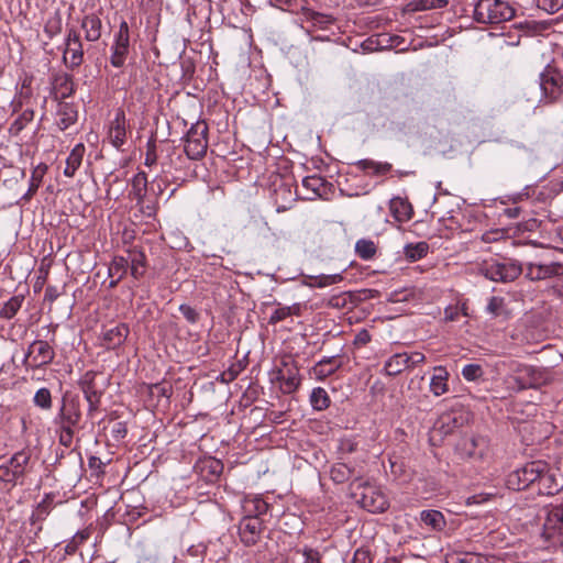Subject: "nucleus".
I'll list each match as a JSON object with an SVG mask.
<instances>
[{
	"label": "nucleus",
	"mask_w": 563,
	"mask_h": 563,
	"mask_svg": "<svg viewBox=\"0 0 563 563\" xmlns=\"http://www.w3.org/2000/svg\"><path fill=\"white\" fill-rule=\"evenodd\" d=\"M85 154V146L84 144H77L71 150L70 154L68 155L66 159V167L64 169V175L66 177H73L76 173V170L80 167L82 157Z\"/></svg>",
	"instance_id": "nucleus-31"
},
{
	"label": "nucleus",
	"mask_w": 563,
	"mask_h": 563,
	"mask_svg": "<svg viewBox=\"0 0 563 563\" xmlns=\"http://www.w3.org/2000/svg\"><path fill=\"white\" fill-rule=\"evenodd\" d=\"M434 374L430 380V390L434 396H441L449 390L448 379L449 373L443 366H435L433 368Z\"/></svg>",
	"instance_id": "nucleus-25"
},
{
	"label": "nucleus",
	"mask_w": 563,
	"mask_h": 563,
	"mask_svg": "<svg viewBox=\"0 0 563 563\" xmlns=\"http://www.w3.org/2000/svg\"><path fill=\"white\" fill-rule=\"evenodd\" d=\"M56 87L62 96V98H68L70 97L75 89H74V80L73 77L68 74H62L56 77Z\"/></svg>",
	"instance_id": "nucleus-39"
},
{
	"label": "nucleus",
	"mask_w": 563,
	"mask_h": 563,
	"mask_svg": "<svg viewBox=\"0 0 563 563\" xmlns=\"http://www.w3.org/2000/svg\"><path fill=\"white\" fill-rule=\"evenodd\" d=\"M156 161H157V156H156V151H155V143L153 141H150L147 143V151L145 154L144 164L148 167H152L153 165L156 164Z\"/></svg>",
	"instance_id": "nucleus-56"
},
{
	"label": "nucleus",
	"mask_w": 563,
	"mask_h": 563,
	"mask_svg": "<svg viewBox=\"0 0 563 563\" xmlns=\"http://www.w3.org/2000/svg\"><path fill=\"white\" fill-rule=\"evenodd\" d=\"M515 9L505 0H478L474 5L473 18L482 24H499L511 20Z\"/></svg>",
	"instance_id": "nucleus-2"
},
{
	"label": "nucleus",
	"mask_w": 563,
	"mask_h": 563,
	"mask_svg": "<svg viewBox=\"0 0 563 563\" xmlns=\"http://www.w3.org/2000/svg\"><path fill=\"white\" fill-rule=\"evenodd\" d=\"M289 317V309H287V306H279L275 311L271 314L268 319L269 324H276L280 321H284Z\"/></svg>",
	"instance_id": "nucleus-55"
},
{
	"label": "nucleus",
	"mask_w": 563,
	"mask_h": 563,
	"mask_svg": "<svg viewBox=\"0 0 563 563\" xmlns=\"http://www.w3.org/2000/svg\"><path fill=\"white\" fill-rule=\"evenodd\" d=\"M264 531V523L257 516H244L239 522V536L245 547H252L258 542Z\"/></svg>",
	"instance_id": "nucleus-18"
},
{
	"label": "nucleus",
	"mask_w": 563,
	"mask_h": 563,
	"mask_svg": "<svg viewBox=\"0 0 563 563\" xmlns=\"http://www.w3.org/2000/svg\"><path fill=\"white\" fill-rule=\"evenodd\" d=\"M391 210L396 214L398 219H406L409 220L411 217V207L407 202H405L402 199L397 198L391 200L390 205Z\"/></svg>",
	"instance_id": "nucleus-45"
},
{
	"label": "nucleus",
	"mask_w": 563,
	"mask_h": 563,
	"mask_svg": "<svg viewBox=\"0 0 563 563\" xmlns=\"http://www.w3.org/2000/svg\"><path fill=\"white\" fill-rule=\"evenodd\" d=\"M540 88L548 102L556 101L563 93V74L548 65L540 74Z\"/></svg>",
	"instance_id": "nucleus-15"
},
{
	"label": "nucleus",
	"mask_w": 563,
	"mask_h": 563,
	"mask_svg": "<svg viewBox=\"0 0 563 563\" xmlns=\"http://www.w3.org/2000/svg\"><path fill=\"white\" fill-rule=\"evenodd\" d=\"M53 497L51 495H46L43 500L37 505L36 509L32 515V520L43 521L49 515L52 510Z\"/></svg>",
	"instance_id": "nucleus-42"
},
{
	"label": "nucleus",
	"mask_w": 563,
	"mask_h": 563,
	"mask_svg": "<svg viewBox=\"0 0 563 563\" xmlns=\"http://www.w3.org/2000/svg\"><path fill=\"white\" fill-rule=\"evenodd\" d=\"M305 563H320V554L318 551L312 549H306L303 552Z\"/></svg>",
	"instance_id": "nucleus-64"
},
{
	"label": "nucleus",
	"mask_w": 563,
	"mask_h": 563,
	"mask_svg": "<svg viewBox=\"0 0 563 563\" xmlns=\"http://www.w3.org/2000/svg\"><path fill=\"white\" fill-rule=\"evenodd\" d=\"M488 440L482 435H463L455 445V453L462 460L482 461L488 455Z\"/></svg>",
	"instance_id": "nucleus-11"
},
{
	"label": "nucleus",
	"mask_w": 563,
	"mask_h": 563,
	"mask_svg": "<svg viewBox=\"0 0 563 563\" xmlns=\"http://www.w3.org/2000/svg\"><path fill=\"white\" fill-rule=\"evenodd\" d=\"M460 308L457 306H449L444 310L445 321H455L459 318Z\"/></svg>",
	"instance_id": "nucleus-62"
},
{
	"label": "nucleus",
	"mask_w": 563,
	"mask_h": 563,
	"mask_svg": "<svg viewBox=\"0 0 563 563\" xmlns=\"http://www.w3.org/2000/svg\"><path fill=\"white\" fill-rule=\"evenodd\" d=\"M23 296H13L11 297L1 308L0 317L7 320L12 319L18 311L21 309L23 303Z\"/></svg>",
	"instance_id": "nucleus-36"
},
{
	"label": "nucleus",
	"mask_w": 563,
	"mask_h": 563,
	"mask_svg": "<svg viewBox=\"0 0 563 563\" xmlns=\"http://www.w3.org/2000/svg\"><path fill=\"white\" fill-rule=\"evenodd\" d=\"M543 470H545V462L543 461L526 463L507 475L506 485L512 490H522L530 486H536Z\"/></svg>",
	"instance_id": "nucleus-6"
},
{
	"label": "nucleus",
	"mask_w": 563,
	"mask_h": 563,
	"mask_svg": "<svg viewBox=\"0 0 563 563\" xmlns=\"http://www.w3.org/2000/svg\"><path fill=\"white\" fill-rule=\"evenodd\" d=\"M420 520L424 526L433 531H442L446 526L443 514L434 509L422 510L420 512Z\"/></svg>",
	"instance_id": "nucleus-29"
},
{
	"label": "nucleus",
	"mask_w": 563,
	"mask_h": 563,
	"mask_svg": "<svg viewBox=\"0 0 563 563\" xmlns=\"http://www.w3.org/2000/svg\"><path fill=\"white\" fill-rule=\"evenodd\" d=\"M77 121V110L70 103H60L57 110V125L64 131Z\"/></svg>",
	"instance_id": "nucleus-30"
},
{
	"label": "nucleus",
	"mask_w": 563,
	"mask_h": 563,
	"mask_svg": "<svg viewBox=\"0 0 563 563\" xmlns=\"http://www.w3.org/2000/svg\"><path fill=\"white\" fill-rule=\"evenodd\" d=\"M448 0H415L413 10L442 9L448 5Z\"/></svg>",
	"instance_id": "nucleus-47"
},
{
	"label": "nucleus",
	"mask_w": 563,
	"mask_h": 563,
	"mask_svg": "<svg viewBox=\"0 0 563 563\" xmlns=\"http://www.w3.org/2000/svg\"><path fill=\"white\" fill-rule=\"evenodd\" d=\"M129 267V260L124 258L123 256H115L108 269V274L110 277L119 276V279H122Z\"/></svg>",
	"instance_id": "nucleus-40"
},
{
	"label": "nucleus",
	"mask_w": 563,
	"mask_h": 563,
	"mask_svg": "<svg viewBox=\"0 0 563 563\" xmlns=\"http://www.w3.org/2000/svg\"><path fill=\"white\" fill-rule=\"evenodd\" d=\"M509 379L511 388L519 391L545 385L550 380V373L543 367L517 364Z\"/></svg>",
	"instance_id": "nucleus-4"
},
{
	"label": "nucleus",
	"mask_w": 563,
	"mask_h": 563,
	"mask_svg": "<svg viewBox=\"0 0 563 563\" xmlns=\"http://www.w3.org/2000/svg\"><path fill=\"white\" fill-rule=\"evenodd\" d=\"M130 27L125 20H121L118 31L113 35L110 64L115 68L124 66L130 52Z\"/></svg>",
	"instance_id": "nucleus-13"
},
{
	"label": "nucleus",
	"mask_w": 563,
	"mask_h": 563,
	"mask_svg": "<svg viewBox=\"0 0 563 563\" xmlns=\"http://www.w3.org/2000/svg\"><path fill=\"white\" fill-rule=\"evenodd\" d=\"M324 185V180L320 176H308L302 180V186L311 190L316 195H321V188Z\"/></svg>",
	"instance_id": "nucleus-49"
},
{
	"label": "nucleus",
	"mask_w": 563,
	"mask_h": 563,
	"mask_svg": "<svg viewBox=\"0 0 563 563\" xmlns=\"http://www.w3.org/2000/svg\"><path fill=\"white\" fill-rule=\"evenodd\" d=\"M536 486L541 495H554L563 489V473H561L560 467L551 468L545 463V470L538 478Z\"/></svg>",
	"instance_id": "nucleus-19"
},
{
	"label": "nucleus",
	"mask_w": 563,
	"mask_h": 563,
	"mask_svg": "<svg viewBox=\"0 0 563 563\" xmlns=\"http://www.w3.org/2000/svg\"><path fill=\"white\" fill-rule=\"evenodd\" d=\"M429 252V244L424 241L408 243L404 247V255L410 262L423 258Z\"/></svg>",
	"instance_id": "nucleus-33"
},
{
	"label": "nucleus",
	"mask_w": 563,
	"mask_h": 563,
	"mask_svg": "<svg viewBox=\"0 0 563 563\" xmlns=\"http://www.w3.org/2000/svg\"><path fill=\"white\" fill-rule=\"evenodd\" d=\"M101 374L95 371H87L79 379L78 386L88 404L87 417L93 418L100 409L101 398L104 394L107 379H101Z\"/></svg>",
	"instance_id": "nucleus-3"
},
{
	"label": "nucleus",
	"mask_w": 563,
	"mask_h": 563,
	"mask_svg": "<svg viewBox=\"0 0 563 563\" xmlns=\"http://www.w3.org/2000/svg\"><path fill=\"white\" fill-rule=\"evenodd\" d=\"M406 368H409L408 353H396L391 355L384 366V371L388 376H397Z\"/></svg>",
	"instance_id": "nucleus-28"
},
{
	"label": "nucleus",
	"mask_w": 563,
	"mask_h": 563,
	"mask_svg": "<svg viewBox=\"0 0 563 563\" xmlns=\"http://www.w3.org/2000/svg\"><path fill=\"white\" fill-rule=\"evenodd\" d=\"M275 379L282 384L280 388L284 394L295 393L301 383L296 363L290 358L283 360L282 366L275 373Z\"/></svg>",
	"instance_id": "nucleus-17"
},
{
	"label": "nucleus",
	"mask_w": 563,
	"mask_h": 563,
	"mask_svg": "<svg viewBox=\"0 0 563 563\" xmlns=\"http://www.w3.org/2000/svg\"><path fill=\"white\" fill-rule=\"evenodd\" d=\"M151 393L161 397H169L172 387L166 384H155L151 387Z\"/></svg>",
	"instance_id": "nucleus-58"
},
{
	"label": "nucleus",
	"mask_w": 563,
	"mask_h": 563,
	"mask_svg": "<svg viewBox=\"0 0 563 563\" xmlns=\"http://www.w3.org/2000/svg\"><path fill=\"white\" fill-rule=\"evenodd\" d=\"M341 362L338 361V356H328L320 360L311 368L310 374L317 380H323L327 377L333 375L340 367Z\"/></svg>",
	"instance_id": "nucleus-23"
},
{
	"label": "nucleus",
	"mask_w": 563,
	"mask_h": 563,
	"mask_svg": "<svg viewBox=\"0 0 563 563\" xmlns=\"http://www.w3.org/2000/svg\"><path fill=\"white\" fill-rule=\"evenodd\" d=\"M539 9L553 14L563 8V0H537Z\"/></svg>",
	"instance_id": "nucleus-51"
},
{
	"label": "nucleus",
	"mask_w": 563,
	"mask_h": 563,
	"mask_svg": "<svg viewBox=\"0 0 563 563\" xmlns=\"http://www.w3.org/2000/svg\"><path fill=\"white\" fill-rule=\"evenodd\" d=\"M526 277L532 282L555 279L559 287L563 279V262L529 263L526 267Z\"/></svg>",
	"instance_id": "nucleus-14"
},
{
	"label": "nucleus",
	"mask_w": 563,
	"mask_h": 563,
	"mask_svg": "<svg viewBox=\"0 0 563 563\" xmlns=\"http://www.w3.org/2000/svg\"><path fill=\"white\" fill-rule=\"evenodd\" d=\"M481 272L493 282L510 283L521 275L522 266L514 260L490 261L483 264Z\"/></svg>",
	"instance_id": "nucleus-8"
},
{
	"label": "nucleus",
	"mask_w": 563,
	"mask_h": 563,
	"mask_svg": "<svg viewBox=\"0 0 563 563\" xmlns=\"http://www.w3.org/2000/svg\"><path fill=\"white\" fill-rule=\"evenodd\" d=\"M129 265L131 268V275L139 279L144 275L145 267V255L142 252L133 251L130 253Z\"/></svg>",
	"instance_id": "nucleus-35"
},
{
	"label": "nucleus",
	"mask_w": 563,
	"mask_h": 563,
	"mask_svg": "<svg viewBox=\"0 0 563 563\" xmlns=\"http://www.w3.org/2000/svg\"><path fill=\"white\" fill-rule=\"evenodd\" d=\"M128 129L129 123L125 113L122 109H118L114 113V118L109 122L107 132L110 144L117 150H120L124 145Z\"/></svg>",
	"instance_id": "nucleus-20"
},
{
	"label": "nucleus",
	"mask_w": 563,
	"mask_h": 563,
	"mask_svg": "<svg viewBox=\"0 0 563 563\" xmlns=\"http://www.w3.org/2000/svg\"><path fill=\"white\" fill-rule=\"evenodd\" d=\"M130 333L125 323H119L113 328L107 329L102 334L103 344L107 349H115L122 345Z\"/></svg>",
	"instance_id": "nucleus-22"
},
{
	"label": "nucleus",
	"mask_w": 563,
	"mask_h": 563,
	"mask_svg": "<svg viewBox=\"0 0 563 563\" xmlns=\"http://www.w3.org/2000/svg\"><path fill=\"white\" fill-rule=\"evenodd\" d=\"M63 62L69 69L78 68L84 62V47L79 32L69 27L65 37Z\"/></svg>",
	"instance_id": "nucleus-16"
},
{
	"label": "nucleus",
	"mask_w": 563,
	"mask_h": 563,
	"mask_svg": "<svg viewBox=\"0 0 563 563\" xmlns=\"http://www.w3.org/2000/svg\"><path fill=\"white\" fill-rule=\"evenodd\" d=\"M310 404L314 410H325L330 406L328 393L322 387H316L310 394Z\"/></svg>",
	"instance_id": "nucleus-34"
},
{
	"label": "nucleus",
	"mask_w": 563,
	"mask_h": 563,
	"mask_svg": "<svg viewBox=\"0 0 563 563\" xmlns=\"http://www.w3.org/2000/svg\"><path fill=\"white\" fill-rule=\"evenodd\" d=\"M60 296V292L58 291L56 286H47L44 294V300L54 302L58 297Z\"/></svg>",
	"instance_id": "nucleus-61"
},
{
	"label": "nucleus",
	"mask_w": 563,
	"mask_h": 563,
	"mask_svg": "<svg viewBox=\"0 0 563 563\" xmlns=\"http://www.w3.org/2000/svg\"><path fill=\"white\" fill-rule=\"evenodd\" d=\"M128 434V426L123 421L115 422L111 428V437L115 441L123 440Z\"/></svg>",
	"instance_id": "nucleus-53"
},
{
	"label": "nucleus",
	"mask_w": 563,
	"mask_h": 563,
	"mask_svg": "<svg viewBox=\"0 0 563 563\" xmlns=\"http://www.w3.org/2000/svg\"><path fill=\"white\" fill-rule=\"evenodd\" d=\"M503 307H504V298L493 296V297H490V299L488 301L486 310L494 317H497L500 314Z\"/></svg>",
	"instance_id": "nucleus-52"
},
{
	"label": "nucleus",
	"mask_w": 563,
	"mask_h": 563,
	"mask_svg": "<svg viewBox=\"0 0 563 563\" xmlns=\"http://www.w3.org/2000/svg\"><path fill=\"white\" fill-rule=\"evenodd\" d=\"M46 168L47 167L45 165H38L37 167H35L33 169L32 176L30 179V187H29L27 192L24 196L25 199H30L37 191V189L42 183L43 175L46 172Z\"/></svg>",
	"instance_id": "nucleus-41"
},
{
	"label": "nucleus",
	"mask_w": 563,
	"mask_h": 563,
	"mask_svg": "<svg viewBox=\"0 0 563 563\" xmlns=\"http://www.w3.org/2000/svg\"><path fill=\"white\" fill-rule=\"evenodd\" d=\"M355 166L367 174L374 176H383L391 170V164L385 162H375L372 159H361L355 163Z\"/></svg>",
	"instance_id": "nucleus-32"
},
{
	"label": "nucleus",
	"mask_w": 563,
	"mask_h": 563,
	"mask_svg": "<svg viewBox=\"0 0 563 563\" xmlns=\"http://www.w3.org/2000/svg\"><path fill=\"white\" fill-rule=\"evenodd\" d=\"M179 311L189 323H196L199 320V313L195 308L189 305L183 303L179 306Z\"/></svg>",
	"instance_id": "nucleus-54"
},
{
	"label": "nucleus",
	"mask_w": 563,
	"mask_h": 563,
	"mask_svg": "<svg viewBox=\"0 0 563 563\" xmlns=\"http://www.w3.org/2000/svg\"><path fill=\"white\" fill-rule=\"evenodd\" d=\"M208 148V125L203 121H197L186 134L184 150L188 158H202Z\"/></svg>",
	"instance_id": "nucleus-10"
},
{
	"label": "nucleus",
	"mask_w": 563,
	"mask_h": 563,
	"mask_svg": "<svg viewBox=\"0 0 563 563\" xmlns=\"http://www.w3.org/2000/svg\"><path fill=\"white\" fill-rule=\"evenodd\" d=\"M330 476L336 484H342L347 481H356L357 478L364 477V471L362 467L350 466L345 463H336L331 467Z\"/></svg>",
	"instance_id": "nucleus-21"
},
{
	"label": "nucleus",
	"mask_w": 563,
	"mask_h": 563,
	"mask_svg": "<svg viewBox=\"0 0 563 563\" xmlns=\"http://www.w3.org/2000/svg\"><path fill=\"white\" fill-rule=\"evenodd\" d=\"M55 357L54 347L46 340H34L26 350L22 361L26 371L41 369L49 365Z\"/></svg>",
	"instance_id": "nucleus-9"
},
{
	"label": "nucleus",
	"mask_w": 563,
	"mask_h": 563,
	"mask_svg": "<svg viewBox=\"0 0 563 563\" xmlns=\"http://www.w3.org/2000/svg\"><path fill=\"white\" fill-rule=\"evenodd\" d=\"M376 245L372 240L361 239L355 244V252L364 261L372 260L376 254Z\"/></svg>",
	"instance_id": "nucleus-37"
},
{
	"label": "nucleus",
	"mask_w": 563,
	"mask_h": 563,
	"mask_svg": "<svg viewBox=\"0 0 563 563\" xmlns=\"http://www.w3.org/2000/svg\"><path fill=\"white\" fill-rule=\"evenodd\" d=\"M31 452L21 450L14 453L5 463L0 465V481L15 486L23 484V478L30 472Z\"/></svg>",
	"instance_id": "nucleus-5"
},
{
	"label": "nucleus",
	"mask_w": 563,
	"mask_h": 563,
	"mask_svg": "<svg viewBox=\"0 0 563 563\" xmlns=\"http://www.w3.org/2000/svg\"><path fill=\"white\" fill-rule=\"evenodd\" d=\"M453 423V426L455 427L456 426V419L453 418L451 415H443L437 424H440V428L441 429H444L445 427H448L446 430H444L443 432L446 434L449 432H451V428H450V424Z\"/></svg>",
	"instance_id": "nucleus-60"
},
{
	"label": "nucleus",
	"mask_w": 563,
	"mask_h": 563,
	"mask_svg": "<svg viewBox=\"0 0 563 563\" xmlns=\"http://www.w3.org/2000/svg\"><path fill=\"white\" fill-rule=\"evenodd\" d=\"M85 31V38L89 42H97L101 37L102 22L96 14L85 15L81 21Z\"/></svg>",
	"instance_id": "nucleus-24"
},
{
	"label": "nucleus",
	"mask_w": 563,
	"mask_h": 563,
	"mask_svg": "<svg viewBox=\"0 0 563 563\" xmlns=\"http://www.w3.org/2000/svg\"><path fill=\"white\" fill-rule=\"evenodd\" d=\"M372 340V336L369 332L366 329L361 330L354 338V344L356 346H364L367 343H369Z\"/></svg>",
	"instance_id": "nucleus-59"
},
{
	"label": "nucleus",
	"mask_w": 563,
	"mask_h": 563,
	"mask_svg": "<svg viewBox=\"0 0 563 563\" xmlns=\"http://www.w3.org/2000/svg\"><path fill=\"white\" fill-rule=\"evenodd\" d=\"M244 509L247 512L246 516H260L264 515L268 510V505L262 498L246 499L244 503Z\"/></svg>",
	"instance_id": "nucleus-38"
},
{
	"label": "nucleus",
	"mask_w": 563,
	"mask_h": 563,
	"mask_svg": "<svg viewBox=\"0 0 563 563\" xmlns=\"http://www.w3.org/2000/svg\"><path fill=\"white\" fill-rule=\"evenodd\" d=\"M542 537L550 545L563 544V504L547 510Z\"/></svg>",
	"instance_id": "nucleus-12"
},
{
	"label": "nucleus",
	"mask_w": 563,
	"mask_h": 563,
	"mask_svg": "<svg viewBox=\"0 0 563 563\" xmlns=\"http://www.w3.org/2000/svg\"><path fill=\"white\" fill-rule=\"evenodd\" d=\"M33 402L43 410H49L53 405L49 389L45 387L40 388L34 395Z\"/></svg>",
	"instance_id": "nucleus-43"
},
{
	"label": "nucleus",
	"mask_w": 563,
	"mask_h": 563,
	"mask_svg": "<svg viewBox=\"0 0 563 563\" xmlns=\"http://www.w3.org/2000/svg\"><path fill=\"white\" fill-rule=\"evenodd\" d=\"M301 15L306 22H310L312 26L321 30L328 29V26L334 22V18L332 15L317 12L309 8H302Z\"/></svg>",
	"instance_id": "nucleus-27"
},
{
	"label": "nucleus",
	"mask_w": 563,
	"mask_h": 563,
	"mask_svg": "<svg viewBox=\"0 0 563 563\" xmlns=\"http://www.w3.org/2000/svg\"><path fill=\"white\" fill-rule=\"evenodd\" d=\"M82 409L78 395H64L60 407L53 422L56 427H71L82 429Z\"/></svg>",
	"instance_id": "nucleus-7"
},
{
	"label": "nucleus",
	"mask_w": 563,
	"mask_h": 563,
	"mask_svg": "<svg viewBox=\"0 0 563 563\" xmlns=\"http://www.w3.org/2000/svg\"><path fill=\"white\" fill-rule=\"evenodd\" d=\"M484 375V369L482 365L476 363H470L463 366L462 376L464 379L468 382H475L482 378Z\"/></svg>",
	"instance_id": "nucleus-44"
},
{
	"label": "nucleus",
	"mask_w": 563,
	"mask_h": 563,
	"mask_svg": "<svg viewBox=\"0 0 563 563\" xmlns=\"http://www.w3.org/2000/svg\"><path fill=\"white\" fill-rule=\"evenodd\" d=\"M45 34L53 38L62 32V18L58 13L47 20L44 26Z\"/></svg>",
	"instance_id": "nucleus-46"
},
{
	"label": "nucleus",
	"mask_w": 563,
	"mask_h": 563,
	"mask_svg": "<svg viewBox=\"0 0 563 563\" xmlns=\"http://www.w3.org/2000/svg\"><path fill=\"white\" fill-rule=\"evenodd\" d=\"M351 563H372L371 554L367 550L357 549L354 552Z\"/></svg>",
	"instance_id": "nucleus-57"
},
{
	"label": "nucleus",
	"mask_w": 563,
	"mask_h": 563,
	"mask_svg": "<svg viewBox=\"0 0 563 563\" xmlns=\"http://www.w3.org/2000/svg\"><path fill=\"white\" fill-rule=\"evenodd\" d=\"M130 197L136 201L137 206H143L147 191V176L144 172L134 175L131 183Z\"/></svg>",
	"instance_id": "nucleus-26"
},
{
	"label": "nucleus",
	"mask_w": 563,
	"mask_h": 563,
	"mask_svg": "<svg viewBox=\"0 0 563 563\" xmlns=\"http://www.w3.org/2000/svg\"><path fill=\"white\" fill-rule=\"evenodd\" d=\"M57 432L59 433L58 440L59 443L65 448H70L74 441V437L76 431L79 429L71 428V427H56Z\"/></svg>",
	"instance_id": "nucleus-48"
},
{
	"label": "nucleus",
	"mask_w": 563,
	"mask_h": 563,
	"mask_svg": "<svg viewBox=\"0 0 563 563\" xmlns=\"http://www.w3.org/2000/svg\"><path fill=\"white\" fill-rule=\"evenodd\" d=\"M208 467L210 470V473L214 476H219L223 471V464L221 461L212 459L208 461Z\"/></svg>",
	"instance_id": "nucleus-63"
},
{
	"label": "nucleus",
	"mask_w": 563,
	"mask_h": 563,
	"mask_svg": "<svg viewBox=\"0 0 563 563\" xmlns=\"http://www.w3.org/2000/svg\"><path fill=\"white\" fill-rule=\"evenodd\" d=\"M343 280V276L341 274H332V275H320L314 278V286L323 288L334 284H338Z\"/></svg>",
	"instance_id": "nucleus-50"
},
{
	"label": "nucleus",
	"mask_w": 563,
	"mask_h": 563,
	"mask_svg": "<svg viewBox=\"0 0 563 563\" xmlns=\"http://www.w3.org/2000/svg\"><path fill=\"white\" fill-rule=\"evenodd\" d=\"M350 489L352 497L369 512H383L388 507L386 496L364 477L351 482Z\"/></svg>",
	"instance_id": "nucleus-1"
}]
</instances>
